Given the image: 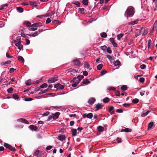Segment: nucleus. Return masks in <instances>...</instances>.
I'll return each mask as SVG.
<instances>
[{"label": "nucleus", "instance_id": "obj_1", "mask_svg": "<svg viewBox=\"0 0 157 157\" xmlns=\"http://www.w3.org/2000/svg\"><path fill=\"white\" fill-rule=\"evenodd\" d=\"M134 13V8L133 7H129L125 12V15L127 14L129 17H132Z\"/></svg>", "mask_w": 157, "mask_h": 157}, {"label": "nucleus", "instance_id": "obj_2", "mask_svg": "<svg viewBox=\"0 0 157 157\" xmlns=\"http://www.w3.org/2000/svg\"><path fill=\"white\" fill-rule=\"evenodd\" d=\"M140 34L144 35L147 33V31L145 27H143L140 28Z\"/></svg>", "mask_w": 157, "mask_h": 157}, {"label": "nucleus", "instance_id": "obj_3", "mask_svg": "<svg viewBox=\"0 0 157 157\" xmlns=\"http://www.w3.org/2000/svg\"><path fill=\"white\" fill-rule=\"evenodd\" d=\"M58 77L55 76L54 77L50 78L48 80V82L49 83L54 82L57 80Z\"/></svg>", "mask_w": 157, "mask_h": 157}, {"label": "nucleus", "instance_id": "obj_4", "mask_svg": "<svg viewBox=\"0 0 157 157\" xmlns=\"http://www.w3.org/2000/svg\"><path fill=\"white\" fill-rule=\"evenodd\" d=\"M82 117L84 118L87 117L88 118L91 119L93 117V115L91 113L88 114L85 113L83 115Z\"/></svg>", "mask_w": 157, "mask_h": 157}, {"label": "nucleus", "instance_id": "obj_5", "mask_svg": "<svg viewBox=\"0 0 157 157\" xmlns=\"http://www.w3.org/2000/svg\"><path fill=\"white\" fill-rule=\"evenodd\" d=\"M54 88H57L59 90H62L64 88V86L63 85H61L59 83H58L54 85Z\"/></svg>", "mask_w": 157, "mask_h": 157}, {"label": "nucleus", "instance_id": "obj_6", "mask_svg": "<svg viewBox=\"0 0 157 157\" xmlns=\"http://www.w3.org/2000/svg\"><path fill=\"white\" fill-rule=\"evenodd\" d=\"M17 121L19 122H22L25 124H29L28 121L26 119L24 118H21L18 119L17 120Z\"/></svg>", "mask_w": 157, "mask_h": 157}, {"label": "nucleus", "instance_id": "obj_7", "mask_svg": "<svg viewBox=\"0 0 157 157\" xmlns=\"http://www.w3.org/2000/svg\"><path fill=\"white\" fill-rule=\"evenodd\" d=\"M15 45L17 47V48L21 50L23 47V45L21 44V41L19 40L17 43L15 44Z\"/></svg>", "mask_w": 157, "mask_h": 157}, {"label": "nucleus", "instance_id": "obj_8", "mask_svg": "<svg viewBox=\"0 0 157 157\" xmlns=\"http://www.w3.org/2000/svg\"><path fill=\"white\" fill-rule=\"evenodd\" d=\"M39 34L38 31H36L34 33H32L30 34H27L26 35L30 36L32 37H35L37 36Z\"/></svg>", "mask_w": 157, "mask_h": 157}, {"label": "nucleus", "instance_id": "obj_9", "mask_svg": "<svg viewBox=\"0 0 157 157\" xmlns=\"http://www.w3.org/2000/svg\"><path fill=\"white\" fill-rule=\"evenodd\" d=\"M95 101V98H92L89 99L88 101V103L90 105H92L94 103Z\"/></svg>", "mask_w": 157, "mask_h": 157}, {"label": "nucleus", "instance_id": "obj_10", "mask_svg": "<svg viewBox=\"0 0 157 157\" xmlns=\"http://www.w3.org/2000/svg\"><path fill=\"white\" fill-rule=\"evenodd\" d=\"M103 106V105L101 104L98 103L96 104L95 107V108L97 110H98L99 109H102Z\"/></svg>", "mask_w": 157, "mask_h": 157}, {"label": "nucleus", "instance_id": "obj_11", "mask_svg": "<svg viewBox=\"0 0 157 157\" xmlns=\"http://www.w3.org/2000/svg\"><path fill=\"white\" fill-rule=\"evenodd\" d=\"M42 25V23L39 22L33 24L32 25V27H36L37 28L38 27L41 26Z\"/></svg>", "mask_w": 157, "mask_h": 157}, {"label": "nucleus", "instance_id": "obj_12", "mask_svg": "<svg viewBox=\"0 0 157 157\" xmlns=\"http://www.w3.org/2000/svg\"><path fill=\"white\" fill-rule=\"evenodd\" d=\"M60 114V113L57 112L56 113L54 114H53V118L54 120L57 119L59 117V116Z\"/></svg>", "mask_w": 157, "mask_h": 157}, {"label": "nucleus", "instance_id": "obj_13", "mask_svg": "<svg viewBox=\"0 0 157 157\" xmlns=\"http://www.w3.org/2000/svg\"><path fill=\"white\" fill-rule=\"evenodd\" d=\"M153 46V44L152 42V41L151 40H149L148 41L147 46L148 48H152Z\"/></svg>", "mask_w": 157, "mask_h": 157}, {"label": "nucleus", "instance_id": "obj_14", "mask_svg": "<svg viewBox=\"0 0 157 157\" xmlns=\"http://www.w3.org/2000/svg\"><path fill=\"white\" fill-rule=\"evenodd\" d=\"M71 132L73 136H75L77 135V131L76 129H71Z\"/></svg>", "mask_w": 157, "mask_h": 157}, {"label": "nucleus", "instance_id": "obj_15", "mask_svg": "<svg viewBox=\"0 0 157 157\" xmlns=\"http://www.w3.org/2000/svg\"><path fill=\"white\" fill-rule=\"evenodd\" d=\"M58 139L61 141H63L65 140V137L64 135H60L58 136Z\"/></svg>", "mask_w": 157, "mask_h": 157}, {"label": "nucleus", "instance_id": "obj_16", "mask_svg": "<svg viewBox=\"0 0 157 157\" xmlns=\"http://www.w3.org/2000/svg\"><path fill=\"white\" fill-rule=\"evenodd\" d=\"M29 128L32 130L36 131L37 129L38 128L37 126L33 125H30L29 126Z\"/></svg>", "mask_w": 157, "mask_h": 157}, {"label": "nucleus", "instance_id": "obj_17", "mask_svg": "<svg viewBox=\"0 0 157 157\" xmlns=\"http://www.w3.org/2000/svg\"><path fill=\"white\" fill-rule=\"evenodd\" d=\"M97 130L99 132H103L104 131V128L103 127L99 126L97 127Z\"/></svg>", "mask_w": 157, "mask_h": 157}, {"label": "nucleus", "instance_id": "obj_18", "mask_svg": "<svg viewBox=\"0 0 157 157\" xmlns=\"http://www.w3.org/2000/svg\"><path fill=\"white\" fill-rule=\"evenodd\" d=\"M113 109L114 107L112 106H110L109 108V112L112 114L114 113V112L113 110Z\"/></svg>", "mask_w": 157, "mask_h": 157}, {"label": "nucleus", "instance_id": "obj_19", "mask_svg": "<svg viewBox=\"0 0 157 157\" xmlns=\"http://www.w3.org/2000/svg\"><path fill=\"white\" fill-rule=\"evenodd\" d=\"M46 156V153L45 151H40L39 156L44 157Z\"/></svg>", "mask_w": 157, "mask_h": 157}, {"label": "nucleus", "instance_id": "obj_20", "mask_svg": "<svg viewBox=\"0 0 157 157\" xmlns=\"http://www.w3.org/2000/svg\"><path fill=\"white\" fill-rule=\"evenodd\" d=\"M24 24L26 25L27 27H32L31 24L28 21H27L24 23Z\"/></svg>", "mask_w": 157, "mask_h": 157}, {"label": "nucleus", "instance_id": "obj_21", "mask_svg": "<svg viewBox=\"0 0 157 157\" xmlns=\"http://www.w3.org/2000/svg\"><path fill=\"white\" fill-rule=\"evenodd\" d=\"M73 62L75 65H78L80 64V62L78 59H75L73 60Z\"/></svg>", "mask_w": 157, "mask_h": 157}, {"label": "nucleus", "instance_id": "obj_22", "mask_svg": "<svg viewBox=\"0 0 157 157\" xmlns=\"http://www.w3.org/2000/svg\"><path fill=\"white\" fill-rule=\"evenodd\" d=\"M157 30V20L155 22L153 28V31H155Z\"/></svg>", "mask_w": 157, "mask_h": 157}, {"label": "nucleus", "instance_id": "obj_23", "mask_svg": "<svg viewBox=\"0 0 157 157\" xmlns=\"http://www.w3.org/2000/svg\"><path fill=\"white\" fill-rule=\"evenodd\" d=\"M90 82V81H89L88 79H86L84 80L82 82V83L84 84V85H86V84H88Z\"/></svg>", "mask_w": 157, "mask_h": 157}, {"label": "nucleus", "instance_id": "obj_24", "mask_svg": "<svg viewBox=\"0 0 157 157\" xmlns=\"http://www.w3.org/2000/svg\"><path fill=\"white\" fill-rule=\"evenodd\" d=\"M153 122L151 121L148 124V125L147 128L149 130L150 129H151L153 127Z\"/></svg>", "mask_w": 157, "mask_h": 157}, {"label": "nucleus", "instance_id": "obj_25", "mask_svg": "<svg viewBox=\"0 0 157 157\" xmlns=\"http://www.w3.org/2000/svg\"><path fill=\"white\" fill-rule=\"evenodd\" d=\"M103 101L105 103H107L109 101L110 99L108 97H106L103 99Z\"/></svg>", "mask_w": 157, "mask_h": 157}, {"label": "nucleus", "instance_id": "obj_26", "mask_svg": "<svg viewBox=\"0 0 157 157\" xmlns=\"http://www.w3.org/2000/svg\"><path fill=\"white\" fill-rule=\"evenodd\" d=\"M18 59L19 61H21L23 63H24L25 62L24 59V58H23V57L22 56H19L18 57Z\"/></svg>", "mask_w": 157, "mask_h": 157}, {"label": "nucleus", "instance_id": "obj_27", "mask_svg": "<svg viewBox=\"0 0 157 157\" xmlns=\"http://www.w3.org/2000/svg\"><path fill=\"white\" fill-rule=\"evenodd\" d=\"M120 64V62L118 60H117L115 61L114 63V65L115 66H117L118 65H119Z\"/></svg>", "mask_w": 157, "mask_h": 157}, {"label": "nucleus", "instance_id": "obj_28", "mask_svg": "<svg viewBox=\"0 0 157 157\" xmlns=\"http://www.w3.org/2000/svg\"><path fill=\"white\" fill-rule=\"evenodd\" d=\"M8 4H6L2 5H1L0 6V10H2L5 8L6 7H8Z\"/></svg>", "mask_w": 157, "mask_h": 157}, {"label": "nucleus", "instance_id": "obj_29", "mask_svg": "<svg viewBox=\"0 0 157 157\" xmlns=\"http://www.w3.org/2000/svg\"><path fill=\"white\" fill-rule=\"evenodd\" d=\"M101 36L103 38H106L107 37V34L105 32H102L100 34Z\"/></svg>", "mask_w": 157, "mask_h": 157}, {"label": "nucleus", "instance_id": "obj_30", "mask_svg": "<svg viewBox=\"0 0 157 157\" xmlns=\"http://www.w3.org/2000/svg\"><path fill=\"white\" fill-rule=\"evenodd\" d=\"M13 96L14 99L17 100L19 99V97L18 96V95H17L16 94H13Z\"/></svg>", "mask_w": 157, "mask_h": 157}, {"label": "nucleus", "instance_id": "obj_31", "mask_svg": "<svg viewBox=\"0 0 157 157\" xmlns=\"http://www.w3.org/2000/svg\"><path fill=\"white\" fill-rule=\"evenodd\" d=\"M48 92V89L44 90H41L39 92L38 94L39 95L41 94L44 93H46Z\"/></svg>", "mask_w": 157, "mask_h": 157}, {"label": "nucleus", "instance_id": "obj_32", "mask_svg": "<svg viewBox=\"0 0 157 157\" xmlns=\"http://www.w3.org/2000/svg\"><path fill=\"white\" fill-rule=\"evenodd\" d=\"M103 66V65L102 63L99 64L97 66V69L99 70H101V69Z\"/></svg>", "mask_w": 157, "mask_h": 157}, {"label": "nucleus", "instance_id": "obj_33", "mask_svg": "<svg viewBox=\"0 0 157 157\" xmlns=\"http://www.w3.org/2000/svg\"><path fill=\"white\" fill-rule=\"evenodd\" d=\"M127 89V87L126 85H123L121 87V89L122 90L125 91Z\"/></svg>", "mask_w": 157, "mask_h": 157}, {"label": "nucleus", "instance_id": "obj_34", "mask_svg": "<svg viewBox=\"0 0 157 157\" xmlns=\"http://www.w3.org/2000/svg\"><path fill=\"white\" fill-rule=\"evenodd\" d=\"M32 84L31 81L30 79L28 80L26 82L25 84L27 86H29Z\"/></svg>", "mask_w": 157, "mask_h": 157}, {"label": "nucleus", "instance_id": "obj_35", "mask_svg": "<svg viewBox=\"0 0 157 157\" xmlns=\"http://www.w3.org/2000/svg\"><path fill=\"white\" fill-rule=\"evenodd\" d=\"M82 3L85 6H87L88 4V0H82Z\"/></svg>", "mask_w": 157, "mask_h": 157}, {"label": "nucleus", "instance_id": "obj_36", "mask_svg": "<svg viewBox=\"0 0 157 157\" xmlns=\"http://www.w3.org/2000/svg\"><path fill=\"white\" fill-rule=\"evenodd\" d=\"M84 66L85 67L88 69L89 68L90 65L88 63L85 62L84 63Z\"/></svg>", "mask_w": 157, "mask_h": 157}, {"label": "nucleus", "instance_id": "obj_37", "mask_svg": "<svg viewBox=\"0 0 157 157\" xmlns=\"http://www.w3.org/2000/svg\"><path fill=\"white\" fill-rule=\"evenodd\" d=\"M150 112V110L147 111L145 113H143L142 114L141 116L142 117H144L147 116Z\"/></svg>", "mask_w": 157, "mask_h": 157}, {"label": "nucleus", "instance_id": "obj_38", "mask_svg": "<svg viewBox=\"0 0 157 157\" xmlns=\"http://www.w3.org/2000/svg\"><path fill=\"white\" fill-rule=\"evenodd\" d=\"M123 34L121 33L119 34H118L117 36V39L118 40H120L123 36Z\"/></svg>", "mask_w": 157, "mask_h": 157}, {"label": "nucleus", "instance_id": "obj_39", "mask_svg": "<svg viewBox=\"0 0 157 157\" xmlns=\"http://www.w3.org/2000/svg\"><path fill=\"white\" fill-rule=\"evenodd\" d=\"M40 151L39 150H37L34 153V155L35 156L37 157L39 156V154Z\"/></svg>", "mask_w": 157, "mask_h": 157}, {"label": "nucleus", "instance_id": "obj_40", "mask_svg": "<svg viewBox=\"0 0 157 157\" xmlns=\"http://www.w3.org/2000/svg\"><path fill=\"white\" fill-rule=\"evenodd\" d=\"M138 23V21L136 20L133 21H132L131 22L129 23V25H134L137 24Z\"/></svg>", "mask_w": 157, "mask_h": 157}, {"label": "nucleus", "instance_id": "obj_41", "mask_svg": "<svg viewBox=\"0 0 157 157\" xmlns=\"http://www.w3.org/2000/svg\"><path fill=\"white\" fill-rule=\"evenodd\" d=\"M72 3L76 5L77 7H79L80 6V3L78 1H75L72 2Z\"/></svg>", "mask_w": 157, "mask_h": 157}, {"label": "nucleus", "instance_id": "obj_42", "mask_svg": "<svg viewBox=\"0 0 157 157\" xmlns=\"http://www.w3.org/2000/svg\"><path fill=\"white\" fill-rule=\"evenodd\" d=\"M17 10L20 12L22 13L23 11V8L20 7H17Z\"/></svg>", "mask_w": 157, "mask_h": 157}, {"label": "nucleus", "instance_id": "obj_43", "mask_svg": "<svg viewBox=\"0 0 157 157\" xmlns=\"http://www.w3.org/2000/svg\"><path fill=\"white\" fill-rule=\"evenodd\" d=\"M47 86V84L46 83H44L42 84L40 86V87L41 88H46Z\"/></svg>", "mask_w": 157, "mask_h": 157}, {"label": "nucleus", "instance_id": "obj_44", "mask_svg": "<svg viewBox=\"0 0 157 157\" xmlns=\"http://www.w3.org/2000/svg\"><path fill=\"white\" fill-rule=\"evenodd\" d=\"M139 99L137 98H135L132 100V102L134 104H136L139 102Z\"/></svg>", "mask_w": 157, "mask_h": 157}, {"label": "nucleus", "instance_id": "obj_45", "mask_svg": "<svg viewBox=\"0 0 157 157\" xmlns=\"http://www.w3.org/2000/svg\"><path fill=\"white\" fill-rule=\"evenodd\" d=\"M107 73V71L105 70H103L102 71H101V73H100V75L101 76H102L105 74H106Z\"/></svg>", "mask_w": 157, "mask_h": 157}, {"label": "nucleus", "instance_id": "obj_46", "mask_svg": "<svg viewBox=\"0 0 157 157\" xmlns=\"http://www.w3.org/2000/svg\"><path fill=\"white\" fill-rule=\"evenodd\" d=\"M4 145L5 147L9 149L11 145L5 143H4Z\"/></svg>", "mask_w": 157, "mask_h": 157}, {"label": "nucleus", "instance_id": "obj_47", "mask_svg": "<svg viewBox=\"0 0 157 157\" xmlns=\"http://www.w3.org/2000/svg\"><path fill=\"white\" fill-rule=\"evenodd\" d=\"M132 131V129L127 128H126L124 129V132H130Z\"/></svg>", "mask_w": 157, "mask_h": 157}, {"label": "nucleus", "instance_id": "obj_48", "mask_svg": "<svg viewBox=\"0 0 157 157\" xmlns=\"http://www.w3.org/2000/svg\"><path fill=\"white\" fill-rule=\"evenodd\" d=\"M84 78V76L83 75H78L77 77V78L78 79L80 80L81 81V79L83 78Z\"/></svg>", "mask_w": 157, "mask_h": 157}, {"label": "nucleus", "instance_id": "obj_49", "mask_svg": "<svg viewBox=\"0 0 157 157\" xmlns=\"http://www.w3.org/2000/svg\"><path fill=\"white\" fill-rule=\"evenodd\" d=\"M13 91V89L12 87L9 88L7 90V91L8 93H11Z\"/></svg>", "mask_w": 157, "mask_h": 157}, {"label": "nucleus", "instance_id": "obj_50", "mask_svg": "<svg viewBox=\"0 0 157 157\" xmlns=\"http://www.w3.org/2000/svg\"><path fill=\"white\" fill-rule=\"evenodd\" d=\"M108 90H115V88L113 87H109L107 88Z\"/></svg>", "mask_w": 157, "mask_h": 157}, {"label": "nucleus", "instance_id": "obj_51", "mask_svg": "<svg viewBox=\"0 0 157 157\" xmlns=\"http://www.w3.org/2000/svg\"><path fill=\"white\" fill-rule=\"evenodd\" d=\"M32 27V28L29 29V31H34L37 29V28L34 27Z\"/></svg>", "mask_w": 157, "mask_h": 157}, {"label": "nucleus", "instance_id": "obj_52", "mask_svg": "<svg viewBox=\"0 0 157 157\" xmlns=\"http://www.w3.org/2000/svg\"><path fill=\"white\" fill-rule=\"evenodd\" d=\"M130 104L127 103H124L123 104V105L126 107H128L130 106Z\"/></svg>", "mask_w": 157, "mask_h": 157}, {"label": "nucleus", "instance_id": "obj_53", "mask_svg": "<svg viewBox=\"0 0 157 157\" xmlns=\"http://www.w3.org/2000/svg\"><path fill=\"white\" fill-rule=\"evenodd\" d=\"M145 80L144 78L143 77L140 78L139 79V81L140 82L142 83H143Z\"/></svg>", "mask_w": 157, "mask_h": 157}, {"label": "nucleus", "instance_id": "obj_54", "mask_svg": "<svg viewBox=\"0 0 157 157\" xmlns=\"http://www.w3.org/2000/svg\"><path fill=\"white\" fill-rule=\"evenodd\" d=\"M107 48L106 46L104 45L101 47V49L103 51H105Z\"/></svg>", "mask_w": 157, "mask_h": 157}, {"label": "nucleus", "instance_id": "obj_55", "mask_svg": "<svg viewBox=\"0 0 157 157\" xmlns=\"http://www.w3.org/2000/svg\"><path fill=\"white\" fill-rule=\"evenodd\" d=\"M51 20L49 18H48L46 21V23L47 24H48L51 22Z\"/></svg>", "mask_w": 157, "mask_h": 157}, {"label": "nucleus", "instance_id": "obj_56", "mask_svg": "<svg viewBox=\"0 0 157 157\" xmlns=\"http://www.w3.org/2000/svg\"><path fill=\"white\" fill-rule=\"evenodd\" d=\"M107 51L109 54H111L112 53V51L110 48H107Z\"/></svg>", "mask_w": 157, "mask_h": 157}, {"label": "nucleus", "instance_id": "obj_57", "mask_svg": "<svg viewBox=\"0 0 157 157\" xmlns=\"http://www.w3.org/2000/svg\"><path fill=\"white\" fill-rule=\"evenodd\" d=\"M52 147V146L49 145L46 148V149L47 150H49L51 149Z\"/></svg>", "mask_w": 157, "mask_h": 157}, {"label": "nucleus", "instance_id": "obj_58", "mask_svg": "<svg viewBox=\"0 0 157 157\" xmlns=\"http://www.w3.org/2000/svg\"><path fill=\"white\" fill-rule=\"evenodd\" d=\"M6 56L7 58L9 59H10L13 57V56L9 55L8 53H6Z\"/></svg>", "mask_w": 157, "mask_h": 157}, {"label": "nucleus", "instance_id": "obj_59", "mask_svg": "<svg viewBox=\"0 0 157 157\" xmlns=\"http://www.w3.org/2000/svg\"><path fill=\"white\" fill-rule=\"evenodd\" d=\"M33 100V98H26L25 99V101H32Z\"/></svg>", "mask_w": 157, "mask_h": 157}, {"label": "nucleus", "instance_id": "obj_60", "mask_svg": "<svg viewBox=\"0 0 157 157\" xmlns=\"http://www.w3.org/2000/svg\"><path fill=\"white\" fill-rule=\"evenodd\" d=\"M140 67L142 69H145L146 67V66L145 65L143 64L140 65Z\"/></svg>", "mask_w": 157, "mask_h": 157}, {"label": "nucleus", "instance_id": "obj_61", "mask_svg": "<svg viewBox=\"0 0 157 157\" xmlns=\"http://www.w3.org/2000/svg\"><path fill=\"white\" fill-rule=\"evenodd\" d=\"M9 149L12 151H14L16 150L14 148H13L11 145H10V147Z\"/></svg>", "mask_w": 157, "mask_h": 157}, {"label": "nucleus", "instance_id": "obj_62", "mask_svg": "<svg viewBox=\"0 0 157 157\" xmlns=\"http://www.w3.org/2000/svg\"><path fill=\"white\" fill-rule=\"evenodd\" d=\"M16 70V69H15L13 68H11L10 69L9 72L10 73H12L14 72V71Z\"/></svg>", "mask_w": 157, "mask_h": 157}, {"label": "nucleus", "instance_id": "obj_63", "mask_svg": "<svg viewBox=\"0 0 157 157\" xmlns=\"http://www.w3.org/2000/svg\"><path fill=\"white\" fill-rule=\"evenodd\" d=\"M70 71L71 72H73V73H75L77 72V71H76V69H72L70 71Z\"/></svg>", "mask_w": 157, "mask_h": 157}, {"label": "nucleus", "instance_id": "obj_64", "mask_svg": "<svg viewBox=\"0 0 157 157\" xmlns=\"http://www.w3.org/2000/svg\"><path fill=\"white\" fill-rule=\"evenodd\" d=\"M83 74L85 76H87L88 75V72L86 71H84L83 72Z\"/></svg>", "mask_w": 157, "mask_h": 157}]
</instances>
